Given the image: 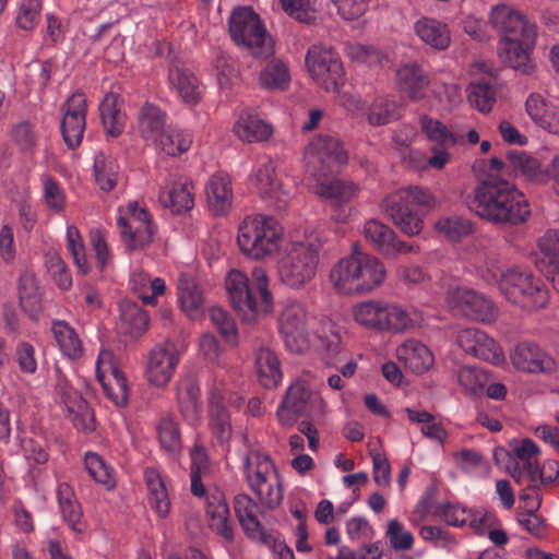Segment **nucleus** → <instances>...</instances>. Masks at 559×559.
Wrapping results in <instances>:
<instances>
[{"label": "nucleus", "mask_w": 559, "mask_h": 559, "mask_svg": "<svg viewBox=\"0 0 559 559\" xmlns=\"http://www.w3.org/2000/svg\"><path fill=\"white\" fill-rule=\"evenodd\" d=\"M469 207L478 216L498 224L516 225L531 215L523 193L503 179L489 178L477 186Z\"/></svg>", "instance_id": "f257e3e1"}, {"label": "nucleus", "mask_w": 559, "mask_h": 559, "mask_svg": "<svg viewBox=\"0 0 559 559\" xmlns=\"http://www.w3.org/2000/svg\"><path fill=\"white\" fill-rule=\"evenodd\" d=\"M225 286L231 306L243 321L255 322L273 312L270 277L262 266L253 267L250 276L240 270H230Z\"/></svg>", "instance_id": "f03ea898"}, {"label": "nucleus", "mask_w": 559, "mask_h": 559, "mask_svg": "<svg viewBox=\"0 0 559 559\" xmlns=\"http://www.w3.org/2000/svg\"><path fill=\"white\" fill-rule=\"evenodd\" d=\"M322 247L323 241L313 228L296 230L278 260L280 281L293 289L305 287L317 275Z\"/></svg>", "instance_id": "7ed1b4c3"}, {"label": "nucleus", "mask_w": 559, "mask_h": 559, "mask_svg": "<svg viewBox=\"0 0 559 559\" xmlns=\"http://www.w3.org/2000/svg\"><path fill=\"white\" fill-rule=\"evenodd\" d=\"M386 278L384 263L374 255H346L331 267L329 282L345 296L369 294L383 285Z\"/></svg>", "instance_id": "20e7f679"}, {"label": "nucleus", "mask_w": 559, "mask_h": 559, "mask_svg": "<svg viewBox=\"0 0 559 559\" xmlns=\"http://www.w3.org/2000/svg\"><path fill=\"white\" fill-rule=\"evenodd\" d=\"M352 317L359 326L378 333L403 334L419 323L415 309L376 298L355 304Z\"/></svg>", "instance_id": "39448f33"}, {"label": "nucleus", "mask_w": 559, "mask_h": 559, "mask_svg": "<svg viewBox=\"0 0 559 559\" xmlns=\"http://www.w3.org/2000/svg\"><path fill=\"white\" fill-rule=\"evenodd\" d=\"M284 227L277 218L265 214L247 215L237 230L240 252L253 261L274 258L281 250Z\"/></svg>", "instance_id": "423d86ee"}, {"label": "nucleus", "mask_w": 559, "mask_h": 559, "mask_svg": "<svg viewBox=\"0 0 559 559\" xmlns=\"http://www.w3.org/2000/svg\"><path fill=\"white\" fill-rule=\"evenodd\" d=\"M487 281H495L501 294L512 304L524 309L538 310L549 301L548 289L543 280L532 271L523 267H512L501 273L497 278L496 274H484Z\"/></svg>", "instance_id": "0eeeda50"}, {"label": "nucleus", "mask_w": 559, "mask_h": 559, "mask_svg": "<svg viewBox=\"0 0 559 559\" xmlns=\"http://www.w3.org/2000/svg\"><path fill=\"white\" fill-rule=\"evenodd\" d=\"M245 476L250 489L258 496L263 507L275 509L282 503V480L266 453L252 450L247 454Z\"/></svg>", "instance_id": "6e6552de"}, {"label": "nucleus", "mask_w": 559, "mask_h": 559, "mask_svg": "<svg viewBox=\"0 0 559 559\" xmlns=\"http://www.w3.org/2000/svg\"><path fill=\"white\" fill-rule=\"evenodd\" d=\"M229 33L236 45L257 58L274 55V41L260 16L250 8L235 10L229 19Z\"/></svg>", "instance_id": "1a4fd4ad"}, {"label": "nucleus", "mask_w": 559, "mask_h": 559, "mask_svg": "<svg viewBox=\"0 0 559 559\" xmlns=\"http://www.w3.org/2000/svg\"><path fill=\"white\" fill-rule=\"evenodd\" d=\"M278 329L286 348L305 354L310 348V316L306 307L296 300L286 301L278 314Z\"/></svg>", "instance_id": "9d476101"}, {"label": "nucleus", "mask_w": 559, "mask_h": 559, "mask_svg": "<svg viewBox=\"0 0 559 559\" xmlns=\"http://www.w3.org/2000/svg\"><path fill=\"white\" fill-rule=\"evenodd\" d=\"M306 66L313 81L328 92H338L344 80L343 63L330 46L312 45L306 56Z\"/></svg>", "instance_id": "9b49d317"}, {"label": "nucleus", "mask_w": 559, "mask_h": 559, "mask_svg": "<svg viewBox=\"0 0 559 559\" xmlns=\"http://www.w3.org/2000/svg\"><path fill=\"white\" fill-rule=\"evenodd\" d=\"M117 224L121 240L129 250H140L153 241L154 227L148 212L131 202L119 207Z\"/></svg>", "instance_id": "f8f14e48"}, {"label": "nucleus", "mask_w": 559, "mask_h": 559, "mask_svg": "<svg viewBox=\"0 0 559 559\" xmlns=\"http://www.w3.org/2000/svg\"><path fill=\"white\" fill-rule=\"evenodd\" d=\"M249 183L266 203L278 211L285 210L292 200V191L277 177L272 159H261L253 166Z\"/></svg>", "instance_id": "ddd939ff"}, {"label": "nucleus", "mask_w": 559, "mask_h": 559, "mask_svg": "<svg viewBox=\"0 0 559 559\" xmlns=\"http://www.w3.org/2000/svg\"><path fill=\"white\" fill-rule=\"evenodd\" d=\"M513 368L526 374H550L557 369L556 359L538 343L521 341L509 353Z\"/></svg>", "instance_id": "4468645a"}, {"label": "nucleus", "mask_w": 559, "mask_h": 559, "mask_svg": "<svg viewBox=\"0 0 559 559\" xmlns=\"http://www.w3.org/2000/svg\"><path fill=\"white\" fill-rule=\"evenodd\" d=\"M445 301L450 308L476 321L490 322L498 314L490 299L468 287L450 288Z\"/></svg>", "instance_id": "2eb2a0df"}, {"label": "nucleus", "mask_w": 559, "mask_h": 559, "mask_svg": "<svg viewBox=\"0 0 559 559\" xmlns=\"http://www.w3.org/2000/svg\"><path fill=\"white\" fill-rule=\"evenodd\" d=\"M488 22L503 37L521 35L524 38V43L530 44L537 36L536 25L528 22L514 7L506 3H498L491 7Z\"/></svg>", "instance_id": "dca6fc26"}, {"label": "nucleus", "mask_w": 559, "mask_h": 559, "mask_svg": "<svg viewBox=\"0 0 559 559\" xmlns=\"http://www.w3.org/2000/svg\"><path fill=\"white\" fill-rule=\"evenodd\" d=\"M456 343L465 354L474 358L493 366H501L506 362L502 346L483 330L476 328L463 329L457 332Z\"/></svg>", "instance_id": "f3484780"}, {"label": "nucleus", "mask_w": 559, "mask_h": 559, "mask_svg": "<svg viewBox=\"0 0 559 559\" xmlns=\"http://www.w3.org/2000/svg\"><path fill=\"white\" fill-rule=\"evenodd\" d=\"M180 360L175 344L165 342L154 346L146 359L145 379L150 385L165 388L171 380Z\"/></svg>", "instance_id": "a211bd4d"}, {"label": "nucleus", "mask_w": 559, "mask_h": 559, "mask_svg": "<svg viewBox=\"0 0 559 559\" xmlns=\"http://www.w3.org/2000/svg\"><path fill=\"white\" fill-rule=\"evenodd\" d=\"M60 129L69 148L78 147L86 128L87 102L83 93H73L61 107Z\"/></svg>", "instance_id": "6ab92c4d"}, {"label": "nucleus", "mask_w": 559, "mask_h": 559, "mask_svg": "<svg viewBox=\"0 0 559 559\" xmlns=\"http://www.w3.org/2000/svg\"><path fill=\"white\" fill-rule=\"evenodd\" d=\"M511 452L523 465V471L515 465L510 474L519 485L526 489L537 488L538 464L542 454L540 447L532 439L524 438L510 442Z\"/></svg>", "instance_id": "aec40b11"}, {"label": "nucleus", "mask_w": 559, "mask_h": 559, "mask_svg": "<svg viewBox=\"0 0 559 559\" xmlns=\"http://www.w3.org/2000/svg\"><path fill=\"white\" fill-rule=\"evenodd\" d=\"M360 187L353 181L343 179H332L317 185L316 193L325 200H329L334 206L333 218L336 222H346L352 213V209H345L344 205L352 202L359 194Z\"/></svg>", "instance_id": "412c9836"}, {"label": "nucleus", "mask_w": 559, "mask_h": 559, "mask_svg": "<svg viewBox=\"0 0 559 559\" xmlns=\"http://www.w3.org/2000/svg\"><path fill=\"white\" fill-rule=\"evenodd\" d=\"M204 193L206 207L213 215L224 216L229 213L234 203V188L228 174H213L205 183Z\"/></svg>", "instance_id": "4be33fe9"}, {"label": "nucleus", "mask_w": 559, "mask_h": 559, "mask_svg": "<svg viewBox=\"0 0 559 559\" xmlns=\"http://www.w3.org/2000/svg\"><path fill=\"white\" fill-rule=\"evenodd\" d=\"M430 83L428 73L415 61L402 63L395 71L397 88L412 102L423 100Z\"/></svg>", "instance_id": "5701e85b"}, {"label": "nucleus", "mask_w": 559, "mask_h": 559, "mask_svg": "<svg viewBox=\"0 0 559 559\" xmlns=\"http://www.w3.org/2000/svg\"><path fill=\"white\" fill-rule=\"evenodd\" d=\"M395 357L405 369L415 374H423L435 364L432 352L416 338H407L395 349Z\"/></svg>", "instance_id": "b1692460"}, {"label": "nucleus", "mask_w": 559, "mask_h": 559, "mask_svg": "<svg viewBox=\"0 0 559 559\" xmlns=\"http://www.w3.org/2000/svg\"><path fill=\"white\" fill-rule=\"evenodd\" d=\"M62 404L68 417L78 430L91 432L95 429L94 413L81 394L67 383L60 384Z\"/></svg>", "instance_id": "393cba45"}, {"label": "nucleus", "mask_w": 559, "mask_h": 559, "mask_svg": "<svg viewBox=\"0 0 559 559\" xmlns=\"http://www.w3.org/2000/svg\"><path fill=\"white\" fill-rule=\"evenodd\" d=\"M382 209L401 233L417 236L423 230L424 221L419 214L393 195L389 194L383 199Z\"/></svg>", "instance_id": "a878e982"}, {"label": "nucleus", "mask_w": 559, "mask_h": 559, "mask_svg": "<svg viewBox=\"0 0 559 559\" xmlns=\"http://www.w3.org/2000/svg\"><path fill=\"white\" fill-rule=\"evenodd\" d=\"M206 516L210 527L226 543L234 542L235 531L230 523L229 508L225 495L219 490L210 492L206 497Z\"/></svg>", "instance_id": "bb28decb"}, {"label": "nucleus", "mask_w": 559, "mask_h": 559, "mask_svg": "<svg viewBox=\"0 0 559 559\" xmlns=\"http://www.w3.org/2000/svg\"><path fill=\"white\" fill-rule=\"evenodd\" d=\"M307 157L313 162L325 165L329 169L342 166L347 163V152L341 142L330 135H319L308 145Z\"/></svg>", "instance_id": "cd10ccee"}, {"label": "nucleus", "mask_w": 559, "mask_h": 559, "mask_svg": "<svg viewBox=\"0 0 559 559\" xmlns=\"http://www.w3.org/2000/svg\"><path fill=\"white\" fill-rule=\"evenodd\" d=\"M169 127L167 124V112L159 106L147 102L139 109L136 128L140 136L146 143L153 145Z\"/></svg>", "instance_id": "c85d7f7f"}, {"label": "nucleus", "mask_w": 559, "mask_h": 559, "mask_svg": "<svg viewBox=\"0 0 559 559\" xmlns=\"http://www.w3.org/2000/svg\"><path fill=\"white\" fill-rule=\"evenodd\" d=\"M233 132L243 143H262L269 141L274 133L272 124L258 115L245 111L235 121Z\"/></svg>", "instance_id": "c756f323"}, {"label": "nucleus", "mask_w": 559, "mask_h": 559, "mask_svg": "<svg viewBox=\"0 0 559 559\" xmlns=\"http://www.w3.org/2000/svg\"><path fill=\"white\" fill-rule=\"evenodd\" d=\"M416 36L435 50H445L451 44L449 25L438 19L421 16L413 25Z\"/></svg>", "instance_id": "7c9ffc66"}, {"label": "nucleus", "mask_w": 559, "mask_h": 559, "mask_svg": "<svg viewBox=\"0 0 559 559\" xmlns=\"http://www.w3.org/2000/svg\"><path fill=\"white\" fill-rule=\"evenodd\" d=\"M525 110L539 128L559 134V105L547 102L539 94H531L525 103Z\"/></svg>", "instance_id": "2f4dec72"}, {"label": "nucleus", "mask_w": 559, "mask_h": 559, "mask_svg": "<svg viewBox=\"0 0 559 559\" xmlns=\"http://www.w3.org/2000/svg\"><path fill=\"white\" fill-rule=\"evenodd\" d=\"M319 353L322 355L325 364L340 370L343 377L350 378L355 374L357 364L353 358H347V352L342 347L337 334L319 337Z\"/></svg>", "instance_id": "473e14b6"}, {"label": "nucleus", "mask_w": 559, "mask_h": 559, "mask_svg": "<svg viewBox=\"0 0 559 559\" xmlns=\"http://www.w3.org/2000/svg\"><path fill=\"white\" fill-rule=\"evenodd\" d=\"M535 40L527 44L524 43V38L521 35L503 37L499 46L501 59L513 69L520 70L523 73H530L533 69L530 63V50L534 46Z\"/></svg>", "instance_id": "72a5a7b5"}, {"label": "nucleus", "mask_w": 559, "mask_h": 559, "mask_svg": "<svg viewBox=\"0 0 559 559\" xmlns=\"http://www.w3.org/2000/svg\"><path fill=\"white\" fill-rule=\"evenodd\" d=\"M169 85L178 97L188 105H197L202 95L199 79L191 71L174 67L168 73Z\"/></svg>", "instance_id": "f704fd0d"}, {"label": "nucleus", "mask_w": 559, "mask_h": 559, "mask_svg": "<svg viewBox=\"0 0 559 559\" xmlns=\"http://www.w3.org/2000/svg\"><path fill=\"white\" fill-rule=\"evenodd\" d=\"M285 400L301 414L322 413L325 402L317 392H312L305 381L296 380L287 390Z\"/></svg>", "instance_id": "c9c22d12"}, {"label": "nucleus", "mask_w": 559, "mask_h": 559, "mask_svg": "<svg viewBox=\"0 0 559 559\" xmlns=\"http://www.w3.org/2000/svg\"><path fill=\"white\" fill-rule=\"evenodd\" d=\"M234 509L241 528L249 539L254 540L266 531L257 518L258 506L249 495H237L234 499Z\"/></svg>", "instance_id": "e433bc0d"}, {"label": "nucleus", "mask_w": 559, "mask_h": 559, "mask_svg": "<svg viewBox=\"0 0 559 559\" xmlns=\"http://www.w3.org/2000/svg\"><path fill=\"white\" fill-rule=\"evenodd\" d=\"M51 332L60 352L71 360L80 359L84 354L83 343L73 326L67 321L55 320Z\"/></svg>", "instance_id": "4c0bfd02"}, {"label": "nucleus", "mask_w": 559, "mask_h": 559, "mask_svg": "<svg viewBox=\"0 0 559 559\" xmlns=\"http://www.w3.org/2000/svg\"><path fill=\"white\" fill-rule=\"evenodd\" d=\"M200 389L192 379H183L177 386V401L185 419L195 425L201 417Z\"/></svg>", "instance_id": "58836bf2"}, {"label": "nucleus", "mask_w": 559, "mask_h": 559, "mask_svg": "<svg viewBox=\"0 0 559 559\" xmlns=\"http://www.w3.org/2000/svg\"><path fill=\"white\" fill-rule=\"evenodd\" d=\"M160 199L175 213L189 211L194 205L193 182L188 178H179L171 183L168 191L162 193Z\"/></svg>", "instance_id": "ea45409f"}, {"label": "nucleus", "mask_w": 559, "mask_h": 559, "mask_svg": "<svg viewBox=\"0 0 559 559\" xmlns=\"http://www.w3.org/2000/svg\"><path fill=\"white\" fill-rule=\"evenodd\" d=\"M148 322L147 313L138 304L131 300L121 301L119 328L122 333L139 337L147 330Z\"/></svg>", "instance_id": "a19ab883"}, {"label": "nucleus", "mask_w": 559, "mask_h": 559, "mask_svg": "<svg viewBox=\"0 0 559 559\" xmlns=\"http://www.w3.org/2000/svg\"><path fill=\"white\" fill-rule=\"evenodd\" d=\"M440 515L449 525H468L477 533L483 532L485 514L481 511L467 509L457 503H448L440 508Z\"/></svg>", "instance_id": "79ce46f5"}, {"label": "nucleus", "mask_w": 559, "mask_h": 559, "mask_svg": "<svg viewBox=\"0 0 559 559\" xmlns=\"http://www.w3.org/2000/svg\"><path fill=\"white\" fill-rule=\"evenodd\" d=\"M103 127L112 138L120 135L124 129L126 115L121 111L120 99L117 94H107L99 107Z\"/></svg>", "instance_id": "37998d69"}, {"label": "nucleus", "mask_w": 559, "mask_h": 559, "mask_svg": "<svg viewBox=\"0 0 559 559\" xmlns=\"http://www.w3.org/2000/svg\"><path fill=\"white\" fill-rule=\"evenodd\" d=\"M255 367L259 380L264 388H275L282 381L280 360L271 349H259L255 357Z\"/></svg>", "instance_id": "c03bdc74"}, {"label": "nucleus", "mask_w": 559, "mask_h": 559, "mask_svg": "<svg viewBox=\"0 0 559 559\" xmlns=\"http://www.w3.org/2000/svg\"><path fill=\"white\" fill-rule=\"evenodd\" d=\"M429 152L430 155L426 156L419 150H411L406 160L413 169L418 171L442 170L451 162V154L445 147L432 146Z\"/></svg>", "instance_id": "a18cd8bd"}, {"label": "nucleus", "mask_w": 559, "mask_h": 559, "mask_svg": "<svg viewBox=\"0 0 559 559\" xmlns=\"http://www.w3.org/2000/svg\"><path fill=\"white\" fill-rule=\"evenodd\" d=\"M178 300L182 311L191 319H198L203 313V296L195 283L186 276L179 278Z\"/></svg>", "instance_id": "49530a36"}, {"label": "nucleus", "mask_w": 559, "mask_h": 559, "mask_svg": "<svg viewBox=\"0 0 559 559\" xmlns=\"http://www.w3.org/2000/svg\"><path fill=\"white\" fill-rule=\"evenodd\" d=\"M145 481L151 507L159 516H167L170 511V500L160 474L154 468H148L145 471Z\"/></svg>", "instance_id": "de8ad7c7"}, {"label": "nucleus", "mask_w": 559, "mask_h": 559, "mask_svg": "<svg viewBox=\"0 0 559 559\" xmlns=\"http://www.w3.org/2000/svg\"><path fill=\"white\" fill-rule=\"evenodd\" d=\"M57 496L64 521L74 532H83L85 525L82 521V511L72 488L68 484H60Z\"/></svg>", "instance_id": "09e8293b"}, {"label": "nucleus", "mask_w": 559, "mask_h": 559, "mask_svg": "<svg viewBox=\"0 0 559 559\" xmlns=\"http://www.w3.org/2000/svg\"><path fill=\"white\" fill-rule=\"evenodd\" d=\"M290 81L288 67L280 59L270 61L259 75L260 85L269 91H285L288 88Z\"/></svg>", "instance_id": "8fccbe9b"}, {"label": "nucleus", "mask_w": 559, "mask_h": 559, "mask_svg": "<svg viewBox=\"0 0 559 559\" xmlns=\"http://www.w3.org/2000/svg\"><path fill=\"white\" fill-rule=\"evenodd\" d=\"M131 289L139 298L148 305H154L157 296L165 293V281L160 277L151 278L142 271L134 272L130 278Z\"/></svg>", "instance_id": "3c124183"}, {"label": "nucleus", "mask_w": 559, "mask_h": 559, "mask_svg": "<svg viewBox=\"0 0 559 559\" xmlns=\"http://www.w3.org/2000/svg\"><path fill=\"white\" fill-rule=\"evenodd\" d=\"M401 117V107L393 97L378 96L370 105L367 120L371 126H384Z\"/></svg>", "instance_id": "603ef678"}, {"label": "nucleus", "mask_w": 559, "mask_h": 559, "mask_svg": "<svg viewBox=\"0 0 559 559\" xmlns=\"http://www.w3.org/2000/svg\"><path fill=\"white\" fill-rule=\"evenodd\" d=\"M19 297L22 309L31 319H37L41 311V298L33 274L24 273L20 277Z\"/></svg>", "instance_id": "864d4df0"}, {"label": "nucleus", "mask_w": 559, "mask_h": 559, "mask_svg": "<svg viewBox=\"0 0 559 559\" xmlns=\"http://www.w3.org/2000/svg\"><path fill=\"white\" fill-rule=\"evenodd\" d=\"M191 144L192 136L188 131L169 127L153 145L168 156H177L187 152Z\"/></svg>", "instance_id": "5fc2aeb1"}, {"label": "nucleus", "mask_w": 559, "mask_h": 559, "mask_svg": "<svg viewBox=\"0 0 559 559\" xmlns=\"http://www.w3.org/2000/svg\"><path fill=\"white\" fill-rule=\"evenodd\" d=\"M211 427L221 443L227 442L231 437L229 415L224 406V397L212 393L210 397Z\"/></svg>", "instance_id": "6e6d98bb"}, {"label": "nucleus", "mask_w": 559, "mask_h": 559, "mask_svg": "<svg viewBox=\"0 0 559 559\" xmlns=\"http://www.w3.org/2000/svg\"><path fill=\"white\" fill-rule=\"evenodd\" d=\"M362 234L366 241L382 254H386L393 246L395 231L378 219L367 221Z\"/></svg>", "instance_id": "4d7b16f0"}, {"label": "nucleus", "mask_w": 559, "mask_h": 559, "mask_svg": "<svg viewBox=\"0 0 559 559\" xmlns=\"http://www.w3.org/2000/svg\"><path fill=\"white\" fill-rule=\"evenodd\" d=\"M418 123L427 140L435 142L436 146L445 147L449 151V146L456 143L455 135L440 120L423 115L419 117Z\"/></svg>", "instance_id": "13d9d810"}, {"label": "nucleus", "mask_w": 559, "mask_h": 559, "mask_svg": "<svg viewBox=\"0 0 559 559\" xmlns=\"http://www.w3.org/2000/svg\"><path fill=\"white\" fill-rule=\"evenodd\" d=\"M95 181L103 191H111L119 179V167L114 158L98 153L94 160Z\"/></svg>", "instance_id": "bf43d9fd"}, {"label": "nucleus", "mask_w": 559, "mask_h": 559, "mask_svg": "<svg viewBox=\"0 0 559 559\" xmlns=\"http://www.w3.org/2000/svg\"><path fill=\"white\" fill-rule=\"evenodd\" d=\"M507 160L524 176L538 182L547 181V168L543 169L539 160L521 151H510Z\"/></svg>", "instance_id": "052dcab7"}, {"label": "nucleus", "mask_w": 559, "mask_h": 559, "mask_svg": "<svg viewBox=\"0 0 559 559\" xmlns=\"http://www.w3.org/2000/svg\"><path fill=\"white\" fill-rule=\"evenodd\" d=\"M369 454L372 459L373 480L381 487L391 484V466L379 440H369Z\"/></svg>", "instance_id": "680f3d73"}, {"label": "nucleus", "mask_w": 559, "mask_h": 559, "mask_svg": "<svg viewBox=\"0 0 559 559\" xmlns=\"http://www.w3.org/2000/svg\"><path fill=\"white\" fill-rule=\"evenodd\" d=\"M158 440L169 455H177L181 450L178 424L171 417H163L157 425Z\"/></svg>", "instance_id": "e2e57ef3"}, {"label": "nucleus", "mask_w": 559, "mask_h": 559, "mask_svg": "<svg viewBox=\"0 0 559 559\" xmlns=\"http://www.w3.org/2000/svg\"><path fill=\"white\" fill-rule=\"evenodd\" d=\"M41 0H21L15 16L16 26L25 32L34 31L40 20Z\"/></svg>", "instance_id": "0e129e2a"}, {"label": "nucleus", "mask_w": 559, "mask_h": 559, "mask_svg": "<svg viewBox=\"0 0 559 559\" xmlns=\"http://www.w3.org/2000/svg\"><path fill=\"white\" fill-rule=\"evenodd\" d=\"M436 230L451 241H457L472 234L469 221L462 217H442L435 224Z\"/></svg>", "instance_id": "69168bd1"}, {"label": "nucleus", "mask_w": 559, "mask_h": 559, "mask_svg": "<svg viewBox=\"0 0 559 559\" xmlns=\"http://www.w3.org/2000/svg\"><path fill=\"white\" fill-rule=\"evenodd\" d=\"M391 195L396 200H401L408 206L417 205L431 209L436 205V198L433 193L429 189L419 186H409L400 189L391 193Z\"/></svg>", "instance_id": "338daca9"}, {"label": "nucleus", "mask_w": 559, "mask_h": 559, "mask_svg": "<svg viewBox=\"0 0 559 559\" xmlns=\"http://www.w3.org/2000/svg\"><path fill=\"white\" fill-rule=\"evenodd\" d=\"M99 383L102 384L105 394L115 403V405H127L129 400V386L122 371L108 377Z\"/></svg>", "instance_id": "774afa93"}]
</instances>
